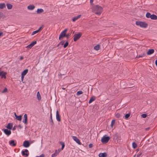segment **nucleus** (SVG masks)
Instances as JSON below:
<instances>
[{
	"mask_svg": "<svg viewBox=\"0 0 157 157\" xmlns=\"http://www.w3.org/2000/svg\"><path fill=\"white\" fill-rule=\"evenodd\" d=\"M103 11V8L101 6L97 5L92 8V11L98 15H100Z\"/></svg>",
	"mask_w": 157,
	"mask_h": 157,
	"instance_id": "f257e3e1",
	"label": "nucleus"
},
{
	"mask_svg": "<svg viewBox=\"0 0 157 157\" xmlns=\"http://www.w3.org/2000/svg\"><path fill=\"white\" fill-rule=\"evenodd\" d=\"M136 24L137 25H139L140 27L143 28H146L148 25V24L144 21H137L136 22Z\"/></svg>",
	"mask_w": 157,
	"mask_h": 157,
	"instance_id": "f03ea898",
	"label": "nucleus"
},
{
	"mask_svg": "<svg viewBox=\"0 0 157 157\" xmlns=\"http://www.w3.org/2000/svg\"><path fill=\"white\" fill-rule=\"evenodd\" d=\"M146 17L147 18H150L152 20H156L157 19V16L154 14H151L150 13L147 12L146 15Z\"/></svg>",
	"mask_w": 157,
	"mask_h": 157,
	"instance_id": "7ed1b4c3",
	"label": "nucleus"
},
{
	"mask_svg": "<svg viewBox=\"0 0 157 157\" xmlns=\"http://www.w3.org/2000/svg\"><path fill=\"white\" fill-rule=\"evenodd\" d=\"M67 29H65L63 31L61 32L59 35V39L61 40L64 37H66V34L67 31Z\"/></svg>",
	"mask_w": 157,
	"mask_h": 157,
	"instance_id": "20e7f679",
	"label": "nucleus"
},
{
	"mask_svg": "<svg viewBox=\"0 0 157 157\" xmlns=\"http://www.w3.org/2000/svg\"><path fill=\"white\" fill-rule=\"evenodd\" d=\"M110 140L109 136H107L106 135L104 136L101 138V141L103 144L107 143Z\"/></svg>",
	"mask_w": 157,
	"mask_h": 157,
	"instance_id": "39448f33",
	"label": "nucleus"
},
{
	"mask_svg": "<svg viewBox=\"0 0 157 157\" xmlns=\"http://www.w3.org/2000/svg\"><path fill=\"white\" fill-rule=\"evenodd\" d=\"M82 33L81 32H79L78 33L75 34L73 36V40L75 42H76L82 36Z\"/></svg>",
	"mask_w": 157,
	"mask_h": 157,
	"instance_id": "423d86ee",
	"label": "nucleus"
},
{
	"mask_svg": "<svg viewBox=\"0 0 157 157\" xmlns=\"http://www.w3.org/2000/svg\"><path fill=\"white\" fill-rule=\"evenodd\" d=\"M28 69H25L21 73V81L22 82L24 77V76L28 72Z\"/></svg>",
	"mask_w": 157,
	"mask_h": 157,
	"instance_id": "0eeeda50",
	"label": "nucleus"
},
{
	"mask_svg": "<svg viewBox=\"0 0 157 157\" xmlns=\"http://www.w3.org/2000/svg\"><path fill=\"white\" fill-rule=\"evenodd\" d=\"M71 137L73 140L78 144L79 145H81V143L80 140L77 138L76 136H72Z\"/></svg>",
	"mask_w": 157,
	"mask_h": 157,
	"instance_id": "6e6552de",
	"label": "nucleus"
},
{
	"mask_svg": "<svg viewBox=\"0 0 157 157\" xmlns=\"http://www.w3.org/2000/svg\"><path fill=\"white\" fill-rule=\"evenodd\" d=\"M30 145V144L28 140H25L23 142V146L25 147H28Z\"/></svg>",
	"mask_w": 157,
	"mask_h": 157,
	"instance_id": "1a4fd4ad",
	"label": "nucleus"
},
{
	"mask_svg": "<svg viewBox=\"0 0 157 157\" xmlns=\"http://www.w3.org/2000/svg\"><path fill=\"white\" fill-rule=\"evenodd\" d=\"M37 43L36 41H34L31 43L29 44L26 47L29 49L31 48L34 45Z\"/></svg>",
	"mask_w": 157,
	"mask_h": 157,
	"instance_id": "9d476101",
	"label": "nucleus"
},
{
	"mask_svg": "<svg viewBox=\"0 0 157 157\" xmlns=\"http://www.w3.org/2000/svg\"><path fill=\"white\" fill-rule=\"evenodd\" d=\"M24 119L23 120L22 122L24 123L26 125L27 124V114H25L24 116Z\"/></svg>",
	"mask_w": 157,
	"mask_h": 157,
	"instance_id": "9b49d317",
	"label": "nucleus"
},
{
	"mask_svg": "<svg viewBox=\"0 0 157 157\" xmlns=\"http://www.w3.org/2000/svg\"><path fill=\"white\" fill-rule=\"evenodd\" d=\"M6 73L3 71H0V76L2 78H6Z\"/></svg>",
	"mask_w": 157,
	"mask_h": 157,
	"instance_id": "f8f14e48",
	"label": "nucleus"
},
{
	"mask_svg": "<svg viewBox=\"0 0 157 157\" xmlns=\"http://www.w3.org/2000/svg\"><path fill=\"white\" fill-rule=\"evenodd\" d=\"M10 145L13 147H15L16 145V142H15V141L13 140H12L9 141Z\"/></svg>",
	"mask_w": 157,
	"mask_h": 157,
	"instance_id": "ddd939ff",
	"label": "nucleus"
},
{
	"mask_svg": "<svg viewBox=\"0 0 157 157\" xmlns=\"http://www.w3.org/2000/svg\"><path fill=\"white\" fill-rule=\"evenodd\" d=\"M154 52V50L153 49H149L147 52V54L148 55H151Z\"/></svg>",
	"mask_w": 157,
	"mask_h": 157,
	"instance_id": "4468645a",
	"label": "nucleus"
},
{
	"mask_svg": "<svg viewBox=\"0 0 157 157\" xmlns=\"http://www.w3.org/2000/svg\"><path fill=\"white\" fill-rule=\"evenodd\" d=\"M4 132L8 136L10 135L11 134V131L7 129H4Z\"/></svg>",
	"mask_w": 157,
	"mask_h": 157,
	"instance_id": "2eb2a0df",
	"label": "nucleus"
},
{
	"mask_svg": "<svg viewBox=\"0 0 157 157\" xmlns=\"http://www.w3.org/2000/svg\"><path fill=\"white\" fill-rule=\"evenodd\" d=\"M28 152V150L26 149H25V151H22V155H23L24 156L25 155L26 157L28 156V155H29V153H25V152L27 153Z\"/></svg>",
	"mask_w": 157,
	"mask_h": 157,
	"instance_id": "dca6fc26",
	"label": "nucleus"
},
{
	"mask_svg": "<svg viewBox=\"0 0 157 157\" xmlns=\"http://www.w3.org/2000/svg\"><path fill=\"white\" fill-rule=\"evenodd\" d=\"M56 119L58 121H61V119L58 110H57L56 112Z\"/></svg>",
	"mask_w": 157,
	"mask_h": 157,
	"instance_id": "f3484780",
	"label": "nucleus"
},
{
	"mask_svg": "<svg viewBox=\"0 0 157 157\" xmlns=\"http://www.w3.org/2000/svg\"><path fill=\"white\" fill-rule=\"evenodd\" d=\"M81 16V15H79L75 17L72 19V20L73 22H75Z\"/></svg>",
	"mask_w": 157,
	"mask_h": 157,
	"instance_id": "a211bd4d",
	"label": "nucleus"
},
{
	"mask_svg": "<svg viewBox=\"0 0 157 157\" xmlns=\"http://www.w3.org/2000/svg\"><path fill=\"white\" fill-rule=\"evenodd\" d=\"M35 8V6L33 5H29L27 7V9L30 10H33Z\"/></svg>",
	"mask_w": 157,
	"mask_h": 157,
	"instance_id": "6ab92c4d",
	"label": "nucleus"
},
{
	"mask_svg": "<svg viewBox=\"0 0 157 157\" xmlns=\"http://www.w3.org/2000/svg\"><path fill=\"white\" fill-rule=\"evenodd\" d=\"M98 156L99 157H106L107 154L106 153H101L99 154Z\"/></svg>",
	"mask_w": 157,
	"mask_h": 157,
	"instance_id": "aec40b11",
	"label": "nucleus"
},
{
	"mask_svg": "<svg viewBox=\"0 0 157 157\" xmlns=\"http://www.w3.org/2000/svg\"><path fill=\"white\" fill-rule=\"evenodd\" d=\"M6 128L9 129H11L13 127V124L9 123L6 127Z\"/></svg>",
	"mask_w": 157,
	"mask_h": 157,
	"instance_id": "412c9836",
	"label": "nucleus"
},
{
	"mask_svg": "<svg viewBox=\"0 0 157 157\" xmlns=\"http://www.w3.org/2000/svg\"><path fill=\"white\" fill-rule=\"evenodd\" d=\"M6 5L4 3H0V9H2L6 7Z\"/></svg>",
	"mask_w": 157,
	"mask_h": 157,
	"instance_id": "4be33fe9",
	"label": "nucleus"
},
{
	"mask_svg": "<svg viewBox=\"0 0 157 157\" xmlns=\"http://www.w3.org/2000/svg\"><path fill=\"white\" fill-rule=\"evenodd\" d=\"M6 6H7V9L8 10L11 9L13 7V5L12 4L10 3H7L6 4Z\"/></svg>",
	"mask_w": 157,
	"mask_h": 157,
	"instance_id": "5701e85b",
	"label": "nucleus"
},
{
	"mask_svg": "<svg viewBox=\"0 0 157 157\" xmlns=\"http://www.w3.org/2000/svg\"><path fill=\"white\" fill-rule=\"evenodd\" d=\"M44 11V10L42 9H38L36 11L37 13L38 14L40 13L43 12Z\"/></svg>",
	"mask_w": 157,
	"mask_h": 157,
	"instance_id": "b1692460",
	"label": "nucleus"
},
{
	"mask_svg": "<svg viewBox=\"0 0 157 157\" xmlns=\"http://www.w3.org/2000/svg\"><path fill=\"white\" fill-rule=\"evenodd\" d=\"M146 56V54L145 52L143 53L142 54H141L140 55H139L138 56H137L136 57V58H139L140 57H144Z\"/></svg>",
	"mask_w": 157,
	"mask_h": 157,
	"instance_id": "393cba45",
	"label": "nucleus"
},
{
	"mask_svg": "<svg viewBox=\"0 0 157 157\" xmlns=\"http://www.w3.org/2000/svg\"><path fill=\"white\" fill-rule=\"evenodd\" d=\"M100 47V45L98 44L95 46L94 47V49L96 51H98Z\"/></svg>",
	"mask_w": 157,
	"mask_h": 157,
	"instance_id": "a878e982",
	"label": "nucleus"
},
{
	"mask_svg": "<svg viewBox=\"0 0 157 157\" xmlns=\"http://www.w3.org/2000/svg\"><path fill=\"white\" fill-rule=\"evenodd\" d=\"M37 97L38 99L39 100H41V95L40 94V92L39 91L37 93Z\"/></svg>",
	"mask_w": 157,
	"mask_h": 157,
	"instance_id": "bb28decb",
	"label": "nucleus"
},
{
	"mask_svg": "<svg viewBox=\"0 0 157 157\" xmlns=\"http://www.w3.org/2000/svg\"><path fill=\"white\" fill-rule=\"evenodd\" d=\"M50 124L51 125H53L54 124L53 122V120H52V113L51 114V115H50Z\"/></svg>",
	"mask_w": 157,
	"mask_h": 157,
	"instance_id": "cd10ccee",
	"label": "nucleus"
},
{
	"mask_svg": "<svg viewBox=\"0 0 157 157\" xmlns=\"http://www.w3.org/2000/svg\"><path fill=\"white\" fill-rule=\"evenodd\" d=\"M59 154V152H58L56 150L55 152L52 155V157H55Z\"/></svg>",
	"mask_w": 157,
	"mask_h": 157,
	"instance_id": "c85d7f7f",
	"label": "nucleus"
},
{
	"mask_svg": "<svg viewBox=\"0 0 157 157\" xmlns=\"http://www.w3.org/2000/svg\"><path fill=\"white\" fill-rule=\"evenodd\" d=\"M22 116L21 115L19 116H17L16 117V119L18 121H21V120Z\"/></svg>",
	"mask_w": 157,
	"mask_h": 157,
	"instance_id": "c756f323",
	"label": "nucleus"
},
{
	"mask_svg": "<svg viewBox=\"0 0 157 157\" xmlns=\"http://www.w3.org/2000/svg\"><path fill=\"white\" fill-rule=\"evenodd\" d=\"M59 143L61 145H62L61 150H62L63 149L65 146L64 143L62 142H60Z\"/></svg>",
	"mask_w": 157,
	"mask_h": 157,
	"instance_id": "7c9ffc66",
	"label": "nucleus"
},
{
	"mask_svg": "<svg viewBox=\"0 0 157 157\" xmlns=\"http://www.w3.org/2000/svg\"><path fill=\"white\" fill-rule=\"evenodd\" d=\"M95 99L94 97H91L89 101V103H91L92 102L94 101L95 100Z\"/></svg>",
	"mask_w": 157,
	"mask_h": 157,
	"instance_id": "2f4dec72",
	"label": "nucleus"
},
{
	"mask_svg": "<svg viewBox=\"0 0 157 157\" xmlns=\"http://www.w3.org/2000/svg\"><path fill=\"white\" fill-rule=\"evenodd\" d=\"M69 44V42L67 40L66 41V42L65 43V44H64L63 45V47L64 48H66Z\"/></svg>",
	"mask_w": 157,
	"mask_h": 157,
	"instance_id": "473e14b6",
	"label": "nucleus"
},
{
	"mask_svg": "<svg viewBox=\"0 0 157 157\" xmlns=\"http://www.w3.org/2000/svg\"><path fill=\"white\" fill-rule=\"evenodd\" d=\"M136 144L134 142H133L132 143V146L134 148H135L137 147Z\"/></svg>",
	"mask_w": 157,
	"mask_h": 157,
	"instance_id": "72a5a7b5",
	"label": "nucleus"
},
{
	"mask_svg": "<svg viewBox=\"0 0 157 157\" xmlns=\"http://www.w3.org/2000/svg\"><path fill=\"white\" fill-rule=\"evenodd\" d=\"M44 27V25H42L38 29V30H37L39 32H40L41 30L42 29L43 27Z\"/></svg>",
	"mask_w": 157,
	"mask_h": 157,
	"instance_id": "f704fd0d",
	"label": "nucleus"
},
{
	"mask_svg": "<svg viewBox=\"0 0 157 157\" xmlns=\"http://www.w3.org/2000/svg\"><path fill=\"white\" fill-rule=\"evenodd\" d=\"M82 93L83 92L82 91H78L77 92L76 94L77 96H78Z\"/></svg>",
	"mask_w": 157,
	"mask_h": 157,
	"instance_id": "c9c22d12",
	"label": "nucleus"
},
{
	"mask_svg": "<svg viewBox=\"0 0 157 157\" xmlns=\"http://www.w3.org/2000/svg\"><path fill=\"white\" fill-rule=\"evenodd\" d=\"M39 32H38V31L37 30H36V31H33V32L32 33V34H31V35H33L35 34H36V33H39Z\"/></svg>",
	"mask_w": 157,
	"mask_h": 157,
	"instance_id": "e433bc0d",
	"label": "nucleus"
},
{
	"mask_svg": "<svg viewBox=\"0 0 157 157\" xmlns=\"http://www.w3.org/2000/svg\"><path fill=\"white\" fill-rule=\"evenodd\" d=\"M142 153L141 152H139L137 155H136V157H140L142 155Z\"/></svg>",
	"mask_w": 157,
	"mask_h": 157,
	"instance_id": "4c0bfd02",
	"label": "nucleus"
},
{
	"mask_svg": "<svg viewBox=\"0 0 157 157\" xmlns=\"http://www.w3.org/2000/svg\"><path fill=\"white\" fill-rule=\"evenodd\" d=\"M115 122V121L114 120H112L111 122V126L112 127H113V125H114Z\"/></svg>",
	"mask_w": 157,
	"mask_h": 157,
	"instance_id": "58836bf2",
	"label": "nucleus"
},
{
	"mask_svg": "<svg viewBox=\"0 0 157 157\" xmlns=\"http://www.w3.org/2000/svg\"><path fill=\"white\" fill-rule=\"evenodd\" d=\"M71 34V33H68L67 34H66V37L67 39H68L69 38V36H70V35Z\"/></svg>",
	"mask_w": 157,
	"mask_h": 157,
	"instance_id": "ea45409f",
	"label": "nucleus"
},
{
	"mask_svg": "<svg viewBox=\"0 0 157 157\" xmlns=\"http://www.w3.org/2000/svg\"><path fill=\"white\" fill-rule=\"evenodd\" d=\"M130 113L126 114L125 116V118L126 119H127L130 117Z\"/></svg>",
	"mask_w": 157,
	"mask_h": 157,
	"instance_id": "a19ab883",
	"label": "nucleus"
},
{
	"mask_svg": "<svg viewBox=\"0 0 157 157\" xmlns=\"http://www.w3.org/2000/svg\"><path fill=\"white\" fill-rule=\"evenodd\" d=\"M65 42V41L64 40H62L59 43L60 44H61L62 45H64V44Z\"/></svg>",
	"mask_w": 157,
	"mask_h": 157,
	"instance_id": "79ce46f5",
	"label": "nucleus"
},
{
	"mask_svg": "<svg viewBox=\"0 0 157 157\" xmlns=\"http://www.w3.org/2000/svg\"><path fill=\"white\" fill-rule=\"evenodd\" d=\"M141 117L143 118H145L147 117V115L146 114H143L141 115Z\"/></svg>",
	"mask_w": 157,
	"mask_h": 157,
	"instance_id": "37998d69",
	"label": "nucleus"
},
{
	"mask_svg": "<svg viewBox=\"0 0 157 157\" xmlns=\"http://www.w3.org/2000/svg\"><path fill=\"white\" fill-rule=\"evenodd\" d=\"M115 116L117 118H119L121 116V115L120 114L117 113L116 114Z\"/></svg>",
	"mask_w": 157,
	"mask_h": 157,
	"instance_id": "c03bdc74",
	"label": "nucleus"
},
{
	"mask_svg": "<svg viewBox=\"0 0 157 157\" xmlns=\"http://www.w3.org/2000/svg\"><path fill=\"white\" fill-rule=\"evenodd\" d=\"M7 89L6 88H5L4 90H3V91H2V93H5V92H7Z\"/></svg>",
	"mask_w": 157,
	"mask_h": 157,
	"instance_id": "a18cd8bd",
	"label": "nucleus"
},
{
	"mask_svg": "<svg viewBox=\"0 0 157 157\" xmlns=\"http://www.w3.org/2000/svg\"><path fill=\"white\" fill-rule=\"evenodd\" d=\"M3 13L2 12H0V19L3 17Z\"/></svg>",
	"mask_w": 157,
	"mask_h": 157,
	"instance_id": "49530a36",
	"label": "nucleus"
},
{
	"mask_svg": "<svg viewBox=\"0 0 157 157\" xmlns=\"http://www.w3.org/2000/svg\"><path fill=\"white\" fill-rule=\"evenodd\" d=\"M45 155L44 154H42L39 156H37L36 157H44Z\"/></svg>",
	"mask_w": 157,
	"mask_h": 157,
	"instance_id": "de8ad7c7",
	"label": "nucleus"
},
{
	"mask_svg": "<svg viewBox=\"0 0 157 157\" xmlns=\"http://www.w3.org/2000/svg\"><path fill=\"white\" fill-rule=\"evenodd\" d=\"M93 146V144H90L89 145V147L90 148H91Z\"/></svg>",
	"mask_w": 157,
	"mask_h": 157,
	"instance_id": "09e8293b",
	"label": "nucleus"
},
{
	"mask_svg": "<svg viewBox=\"0 0 157 157\" xmlns=\"http://www.w3.org/2000/svg\"><path fill=\"white\" fill-rule=\"evenodd\" d=\"M94 1V0H90V2L91 5H93V2Z\"/></svg>",
	"mask_w": 157,
	"mask_h": 157,
	"instance_id": "8fccbe9b",
	"label": "nucleus"
},
{
	"mask_svg": "<svg viewBox=\"0 0 157 157\" xmlns=\"http://www.w3.org/2000/svg\"><path fill=\"white\" fill-rule=\"evenodd\" d=\"M3 35V33L2 32H0V36H2Z\"/></svg>",
	"mask_w": 157,
	"mask_h": 157,
	"instance_id": "3c124183",
	"label": "nucleus"
},
{
	"mask_svg": "<svg viewBox=\"0 0 157 157\" xmlns=\"http://www.w3.org/2000/svg\"><path fill=\"white\" fill-rule=\"evenodd\" d=\"M24 58V57L23 56H21L20 58V60H22Z\"/></svg>",
	"mask_w": 157,
	"mask_h": 157,
	"instance_id": "603ef678",
	"label": "nucleus"
},
{
	"mask_svg": "<svg viewBox=\"0 0 157 157\" xmlns=\"http://www.w3.org/2000/svg\"><path fill=\"white\" fill-rule=\"evenodd\" d=\"M149 129H150V128L149 127L147 128H145V130H147V131Z\"/></svg>",
	"mask_w": 157,
	"mask_h": 157,
	"instance_id": "864d4df0",
	"label": "nucleus"
},
{
	"mask_svg": "<svg viewBox=\"0 0 157 157\" xmlns=\"http://www.w3.org/2000/svg\"><path fill=\"white\" fill-rule=\"evenodd\" d=\"M155 64L157 67V59L155 61Z\"/></svg>",
	"mask_w": 157,
	"mask_h": 157,
	"instance_id": "5fc2aeb1",
	"label": "nucleus"
},
{
	"mask_svg": "<svg viewBox=\"0 0 157 157\" xmlns=\"http://www.w3.org/2000/svg\"><path fill=\"white\" fill-rule=\"evenodd\" d=\"M13 130H15L16 129V127H15V126H14L13 127Z\"/></svg>",
	"mask_w": 157,
	"mask_h": 157,
	"instance_id": "6e6d98bb",
	"label": "nucleus"
},
{
	"mask_svg": "<svg viewBox=\"0 0 157 157\" xmlns=\"http://www.w3.org/2000/svg\"><path fill=\"white\" fill-rule=\"evenodd\" d=\"M14 116H15V117H17V115L15 113H14Z\"/></svg>",
	"mask_w": 157,
	"mask_h": 157,
	"instance_id": "4d7b16f0",
	"label": "nucleus"
},
{
	"mask_svg": "<svg viewBox=\"0 0 157 157\" xmlns=\"http://www.w3.org/2000/svg\"><path fill=\"white\" fill-rule=\"evenodd\" d=\"M120 140H120V139H118L117 140V142H120Z\"/></svg>",
	"mask_w": 157,
	"mask_h": 157,
	"instance_id": "13d9d810",
	"label": "nucleus"
},
{
	"mask_svg": "<svg viewBox=\"0 0 157 157\" xmlns=\"http://www.w3.org/2000/svg\"><path fill=\"white\" fill-rule=\"evenodd\" d=\"M18 127L20 128H22V127L21 125H18Z\"/></svg>",
	"mask_w": 157,
	"mask_h": 157,
	"instance_id": "bf43d9fd",
	"label": "nucleus"
},
{
	"mask_svg": "<svg viewBox=\"0 0 157 157\" xmlns=\"http://www.w3.org/2000/svg\"><path fill=\"white\" fill-rule=\"evenodd\" d=\"M62 89L63 90H64L66 89V88H64V87H62Z\"/></svg>",
	"mask_w": 157,
	"mask_h": 157,
	"instance_id": "052dcab7",
	"label": "nucleus"
},
{
	"mask_svg": "<svg viewBox=\"0 0 157 157\" xmlns=\"http://www.w3.org/2000/svg\"><path fill=\"white\" fill-rule=\"evenodd\" d=\"M60 45V44H59V43L57 45V47H59V45Z\"/></svg>",
	"mask_w": 157,
	"mask_h": 157,
	"instance_id": "680f3d73",
	"label": "nucleus"
},
{
	"mask_svg": "<svg viewBox=\"0 0 157 157\" xmlns=\"http://www.w3.org/2000/svg\"><path fill=\"white\" fill-rule=\"evenodd\" d=\"M60 151V150H58V152H59V153Z\"/></svg>",
	"mask_w": 157,
	"mask_h": 157,
	"instance_id": "e2e57ef3",
	"label": "nucleus"
},
{
	"mask_svg": "<svg viewBox=\"0 0 157 157\" xmlns=\"http://www.w3.org/2000/svg\"><path fill=\"white\" fill-rule=\"evenodd\" d=\"M60 75H64V74H62L61 73H60Z\"/></svg>",
	"mask_w": 157,
	"mask_h": 157,
	"instance_id": "0e129e2a",
	"label": "nucleus"
},
{
	"mask_svg": "<svg viewBox=\"0 0 157 157\" xmlns=\"http://www.w3.org/2000/svg\"><path fill=\"white\" fill-rule=\"evenodd\" d=\"M136 156V155H135L133 157H135Z\"/></svg>",
	"mask_w": 157,
	"mask_h": 157,
	"instance_id": "69168bd1",
	"label": "nucleus"
},
{
	"mask_svg": "<svg viewBox=\"0 0 157 157\" xmlns=\"http://www.w3.org/2000/svg\"><path fill=\"white\" fill-rule=\"evenodd\" d=\"M74 33H75V31H74V32H73V34H74Z\"/></svg>",
	"mask_w": 157,
	"mask_h": 157,
	"instance_id": "338daca9",
	"label": "nucleus"
},
{
	"mask_svg": "<svg viewBox=\"0 0 157 157\" xmlns=\"http://www.w3.org/2000/svg\"><path fill=\"white\" fill-rule=\"evenodd\" d=\"M0 69H1V68H0Z\"/></svg>",
	"mask_w": 157,
	"mask_h": 157,
	"instance_id": "774afa93",
	"label": "nucleus"
}]
</instances>
